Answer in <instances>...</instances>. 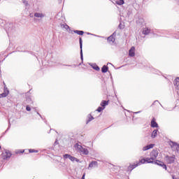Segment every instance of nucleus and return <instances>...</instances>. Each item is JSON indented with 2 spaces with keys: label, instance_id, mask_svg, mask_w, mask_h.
Segmentation results:
<instances>
[{
  "label": "nucleus",
  "instance_id": "obj_1",
  "mask_svg": "<svg viewBox=\"0 0 179 179\" xmlns=\"http://www.w3.org/2000/svg\"><path fill=\"white\" fill-rule=\"evenodd\" d=\"M165 162H166L167 164H173V163L176 162V155H172V156L166 155L165 157Z\"/></svg>",
  "mask_w": 179,
  "mask_h": 179
},
{
  "label": "nucleus",
  "instance_id": "obj_2",
  "mask_svg": "<svg viewBox=\"0 0 179 179\" xmlns=\"http://www.w3.org/2000/svg\"><path fill=\"white\" fill-rule=\"evenodd\" d=\"M79 43H80V59L82 62H83V41L82 40V38H79Z\"/></svg>",
  "mask_w": 179,
  "mask_h": 179
},
{
  "label": "nucleus",
  "instance_id": "obj_3",
  "mask_svg": "<svg viewBox=\"0 0 179 179\" xmlns=\"http://www.w3.org/2000/svg\"><path fill=\"white\" fill-rule=\"evenodd\" d=\"M12 156V153L9 150H6L4 152L2 153V158L3 160H8V159H10Z\"/></svg>",
  "mask_w": 179,
  "mask_h": 179
},
{
  "label": "nucleus",
  "instance_id": "obj_4",
  "mask_svg": "<svg viewBox=\"0 0 179 179\" xmlns=\"http://www.w3.org/2000/svg\"><path fill=\"white\" fill-rule=\"evenodd\" d=\"M64 159H69V160H71V162H79V159H78L76 157H72L71 155L69 154H66L64 155H63Z\"/></svg>",
  "mask_w": 179,
  "mask_h": 179
},
{
  "label": "nucleus",
  "instance_id": "obj_5",
  "mask_svg": "<svg viewBox=\"0 0 179 179\" xmlns=\"http://www.w3.org/2000/svg\"><path fill=\"white\" fill-rule=\"evenodd\" d=\"M150 156L152 159L156 160V159H157V157L159 156V151L156 150H152L150 152Z\"/></svg>",
  "mask_w": 179,
  "mask_h": 179
},
{
  "label": "nucleus",
  "instance_id": "obj_6",
  "mask_svg": "<svg viewBox=\"0 0 179 179\" xmlns=\"http://www.w3.org/2000/svg\"><path fill=\"white\" fill-rule=\"evenodd\" d=\"M155 164H157V166L162 167V169H164V170H167V166L163 162L156 159L155 162Z\"/></svg>",
  "mask_w": 179,
  "mask_h": 179
},
{
  "label": "nucleus",
  "instance_id": "obj_7",
  "mask_svg": "<svg viewBox=\"0 0 179 179\" xmlns=\"http://www.w3.org/2000/svg\"><path fill=\"white\" fill-rule=\"evenodd\" d=\"M114 36H115V32H114L112 35L107 38V41H108V43L115 42V38H114Z\"/></svg>",
  "mask_w": 179,
  "mask_h": 179
},
{
  "label": "nucleus",
  "instance_id": "obj_8",
  "mask_svg": "<svg viewBox=\"0 0 179 179\" xmlns=\"http://www.w3.org/2000/svg\"><path fill=\"white\" fill-rule=\"evenodd\" d=\"M30 92H31V90H30L26 94L27 101V103H33V100L31 99V95H29V93H30Z\"/></svg>",
  "mask_w": 179,
  "mask_h": 179
},
{
  "label": "nucleus",
  "instance_id": "obj_9",
  "mask_svg": "<svg viewBox=\"0 0 179 179\" xmlns=\"http://www.w3.org/2000/svg\"><path fill=\"white\" fill-rule=\"evenodd\" d=\"M151 127L152 128L159 127V124H157V122H156V119L155 117H153L151 120Z\"/></svg>",
  "mask_w": 179,
  "mask_h": 179
},
{
  "label": "nucleus",
  "instance_id": "obj_10",
  "mask_svg": "<svg viewBox=\"0 0 179 179\" xmlns=\"http://www.w3.org/2000/svg\"><path fill=\"white\" fill-rule=\"evenodd\" d=\"M129 57H135V47H131L129 50Z\"/></svg>",
  "mask_w": 179,
  "mask_h": 179
},
{
  "label": "nucleus",
  "instance_id": "obj_11",
  "mask_svg": "<svg viewBox=\"0 0 179 179\" xmlns=\"http://www.w3.org/2000/svg\"><path fill=\"white\" fill-rule=\"evenodd\" d=\"M35 17H40L41 19H43V17H45V14L42 13H34Z\"/></svg>",
  "mask_w": 179,
  "mask_h": 179
},
{
  "label": "nucleus",
  "instance_id": "obj_12",
  "mask_svg": "<svg viewBox=\"0 0 179 179\" xmlns=\"http://www.w3.org/2000/svg\"><path fill=\"white\" fill-rule=\"evenodd\" d=\"M155 144H150L143 148V150L145 152L146 150H149V149H153Z\"/></svg>",
  "mask_w": 179,
  "mask_h": 179
},
{
  "label": "nucleus",
  "instance_id": "obj_13",
  "mask_svg": "<svg viewBox=\"0 0 179 179\" xmlns=\"http://www.w3.org/2000/svg\"><path fill=\"white\" fill-rule=\"evenodd\" d=\"M109 102H110V100H108V101L103 100L101 102L100 106H101V107H103V108H106V106H108Z\"/></svg>",
  "mask_w": 179,
  "mask_h": 179
},
{
  "label": "nucleus",
  "instance_id": "obj_14",
  "mask_svg": "<svg viewBox=\"0 0 179 179\" xmlns=\"http://www.w3.org/2000/svg\"><path fill=\"white\" fill-rule=\"evenodd\" d=\"M96 166H97V162L92 161L90 163L88 169H93V167H96Z\"/></svg>",
  "mask_w": 179,
  "mask_h": 179
},
{
  "label": "nucleus",
  "instance_id": "obj_15",
  "mask_svg": "<svg viewBox=\"0 0 179 179\" xmlns=\"http://www.w3.org/2000/svg\"><path fill=\"white\" fill-rule=\"evenodd\" d=\"M155 159H152V157L145 158V163H151L155 164Z\"/></svg>",
  "mask_w": 179,
  "mask_h": 179
},
{
  "label": "nucleus",
  "instance_id": "obj_16",
  "mask_svg": "<svg viewBox=\"0 0 179 179\" xmlns=\"http://www.w3.org/2000/svg\"><path fill=\"white\" fill-rule=\"evenodd\" d=\"M149 33H150V29L149 28H144L143 29V34H144L145 36H148Z\"/></svg>",
  "mask_w": 179,
  "mask_h": 179
},
{
  "label": "nucleus",
  "instance_id": "obj_17",
  "mask_svg": "<svg viewBox=\"0 0 179 179\" xmlns=\"http://www.w3.org/2000/svg\"><path fill=\"white\" fill-rule=\"evenodd\" d=\"M72 31H73V33H76V34H78V36H83V34H85V31H83L73 30Z\"/></svg>",
  "mask_w": 179,
  "mask_h": 179
},
{
  "label": "nucleus",
  "instance_id": "obj_18",
  "mask_svg": "<svg viewBox=\"0 0 179 179\" xmlns=\"http://www.w3.org/2000/svg\"><path fill=\"white\" fill-rule=\"evenodd\" d=\"M173 85L178 89L179 87V78H176L173 81Z\"/></svg>",
  "mask_w": 179,
  "mask_h": 179
},
{
  "label": "nucleus",
  "instance_id": "obj_19",
  "mask_svg": "<svg viewBox=\"0 0 179 179\" xmlns=\"http://www.w3.org/2000/svg\"><path fill=\"white\" fill-rule=\"evenodd\" d=\"M108 71V66H107L106 65L103 66V67L101 68L102 73H107Z\"/></svg>",
  "mask_w": 179,
  "mask_h": 179
},
{
  "label": "nucleus",
  "instance_id": "obj_20",
  "mask_svg": "<svg viewBox=\"0 0 179 179\" xmlns=\"http://www.w3.org/2000/svg\"><path fill=\"white\" fill-rule=\"evenodd\" d=\"M157 132H159V130L155 129V130L152 131V133L151 138H156V136H157Z\"/></svg>",
  "mask_w": 179,
  "mask_h": 179
},
{
  "label": "nucleus",
  "instance_id": "obj_21",
  "mask_svg": "<svg viewBox=\"0 0 179 179\" xmlns=\"http://www.w3.org/2000/svg\"><path fill=\"white\" fill-rule=\"evenodd\" d=\"M80 152H81L83 155H89V150H87V148H83Z\"/></svg>",
  "mask_w": 179,
  "mask_h": 179
},
{
  "label": "nucleus",
  "instance_id": "obj_22",
  "mask_svg": "<svg viewBox=\"0 0 179 179\" xmlns=\"http://www.w3.org/2000/svg\"><path fill=\"white\" fill-rule=\"evenodd\" d=\"M144 22H145V20H143V18H138L136 20L137 24H140V25L143 24Z\"/></svg>",
  "mask_w": 179,
  "mask_h": 179
},
{
  "label": "nucleus",
  "instance_id": "obj_23",
  "mask_svg": "<svg viewBox=\"0 0 179 179\" xmlns=\"http://www.w3.org/2000/svg\"><path fill=\"white\" fill-rule=\"evenodd\" d=\"M138 166H139L138 164L130 165L128 167V170H131H131H134V169H136V167H138Z\"/></svg>",
  "mask_w": 179,
  "mask_h": 179
},
{
  "label": "nucleus",
  "instance_id": "obj_24",
  "mask_svg": "<svg viewBox=\"0 0 179 179\" xmlns=\"http://www.w3.org/2000/svg\"><path fill=\"white\" fill-rule=\"evenodd\" d=\"M9 28L8 29V31H7V34H9V31H12V30H13V28H11V27H13V23H10L9 24Z\"/></svg>",
  "mask_w": 179,
  "mask_h": 179
},
{
  "label": "nucleus",
  "instance_id": "obj_25",
  "mask_svg": "<svg viewBox=\"0 0 179 179\" xmlns=\"http://www.w3.org/2000/svg\"><path fill=\"white\" fill-rule=\"evenodd\" d=\"M88 120L87 121V124H89L91 121H93V120H94V117H93V116H92V115H88Z\"/></svg>",
  "mask_w": 179,
  "mask_h": 179
},
{
  "label": "nucleus",
  "instance_id": "obj_26",
  "mask_svg": "<svg viewBox=\"0 0 179 179\" xmlns=\"http://www.w3.org/2000/svg\"><path fill=\"white\" fill-rule=\"evenodd\" d=\"M61 27L66 29V30H71V27L68 24H62Z\"/></svg>",
  "mask_w": 179,
  "mask_h": 179
},
{
  "label": "nucleus",
  "instance_id": "obj_27",
  "mask_svg": "<svg viewBox=\"0 0 179 179\" xmlns=\"http://www.w3.org/2000/svg\"><path fill=\"white\" fill-rule=\"evenodd\" d=\"M92 67L93 68V69H94L95 71H100V67H99V66H97L96 64H93L92 66Z\"/></svg>",
  "mask_w": 179,
  "mask_h": 179
},
{
  "label": "nucleus",
  "instance_id": "obj_28",
  "mask_svg": "<svg viewBox=\"0 0 179 179\" xmlns=\"http://www.w3.org/2000/svg\"><path fill=\"white\" fill-rule=\"evenodd\" d=\"M146 163V159H142L140 162L137 163L138 166H141V164H145Z\"/></svg>",
  "mask_w": 179,
  "mask_h": 179
},
{
  "label": "nucleus",
  "instance_id": "obj_29",
  "mask_svg": "<svg viewBox=\"0 0 179 179\" xmlns=\"http://www.w3.org/2000/svg\"><path fill=\"white\" fill-rule=\"evenodd\" d=\"M170 145L173 148L174 146H178V149H179V145H177V143H174L173 141L171 142Z\"/></svg>",
  "mask_w": 179,
  "mask_h": 179
},
{
  "label": "nucleus",
  "instance_id": "obj_30",
  "mask_svg": "<svg viewBox=\"0 0 179 179\" xmlns=\"http://www.w3.org/2000/svg\"><path fill=\"white\" fill-rule=\"evenodd\" d=\"M103 110H104L103 107L99 106L98 108L96 109V111H98V113H101L103 111Z\"/></svg>",
  "mask_w": 179,
  "mask_h": 179
},
{
  "label": "nucleus",
  "instance_id": "obj_31",
  "mask_svg": "<svg viewBox=\"0 0 179 179\" xmlns=\"http://www.w3.org/2000/svg\"><path fill=\"white\" fill-rule=\"evenodd\" d=\"M8 96V93L3 92L2 94H0V99H2V97H6Z\"/></svg>",
  "mask_w": 179,
  "mask_h": 179
},
{
  "label": "nucleus",
  "instance_id": "obj_32",
  "mask_svg": "<svg viewBox=\"0 0 179 179\" xmlns=\"http://www.w3.org/2000/svg\"><path fill=\"white\" fill-rule=\"evenodd\" d=\"M29 153H38V150L34 149H29Z\"/></svg>",
  "mask_w": 179,
  "mask_h": 179
},
{
  "label": "nucleus",
  "instance_id": "obj_33",
  "mask_svg": "<svg viewBox=\"0 0 179 179\" xmlns=\"http://www.w3.org/2000/svg\"><path fill=\"white\" fill-rule=\"evenodd\" d=\"M116 3H117V5H124V0H119V1H117L116 2Z\"/></svg>",
  "mask_w": 179,
  "mask_h": 179
},
{
  "label": "nucleus",
  "instance_id": "obj_34",
  "mask_svg": "<svg viewBox=\"0 0 179 179\" xmlns=\"http://www.w3.org/2000/svg\"><path fill=\"white\" fill-rule=\"evenodd\" d=\"M3 92L7 93V96H8V94H9V90H8V87H6V85L4 86Z\"/></svg>",
  "mask_w": 179,
  "mask_h": 179
},
{
  "label": "nucleus",
  "instance_id": "obj_35",
  "mask_svg": "<svg viewBox=\"0 0 179 179\" xmlns=\"http://www.w3.org/2000/svg\"><path fill=\"white\" fill-rule=\"evenodd\" d=\"M76 148L78 149V150H80V152L82 150V149L83 148V147H82V145H79V144H76Z\"/></svg>",
  "mask_w": 179,
  "mask_h": 179
},
{
  "label": "nucleus",
  "instance_id": "obj_36",
  "mask_svg": "<svg viewBox=\"0 0 179 179\" xmlns=\"http://www.w3.org/2000/svg\"><path fill=\"white\" fill-rule=\"evenodd\" d=\"M35 113H36L37 115H39V117H41L42 120H44V119L43 118V116H41V114H40V113L37 112V109H36V108H35Z\"/></svg>",
  "mask_w": 179,
  "mask_h": 179
},
{
  "label": "nucleus",
  "instance_id": "obj_37",
  "mask_svg": "<svg viewBox=\"0 0 179 179\" xmlns=\"http://www.w3.org/2000/svg\"><path fill=\"white\" fill-rule=\"evenodd\" d=\"M26 110H27V111H31V108H30V106H27Z\"/></svg>",
  "mask_w": 179,
  "mask_h": 179
},
{
  "label": "nucleus",
  "instance_id": "obj_38",
  "mask_svg": "<svg viewBox=\"0 0 179 179\" xmlns=\"http://www.w3.org/2000/svg\"><path fill=\"white\" fill-rule=\"evenodd\" d=\"M66 66H71V68H76V64L73 65H65Z\"/></svg>",
  "mask_w": 179,
  "mask_h": 179
},
{
  "label": "nucleus",
  "instance_id": "obj_39",
  "mask_svg": "<svg viewBox=\"0 0 179 179\" xmlns=\"http://www.w3.org/2000/svg\"><path fill=\"white\" fill-rule=\"evenodd\" d=\"M10 128V123H9L8 128L6 130L5 132H8V131H9Z\"/></svg>",
  "mask_w": 179,
  "mask_h": 179
},
{
  "label": "nucleus",
  "instance_id": "obj_40",
  "mask_svg": "<svg viewBox=\"0 0 179 179\" xmlns=\"http://www.w3.org/2000/svg\"><path fill=\"white\" fill-rule=\"evenodd\" d=\"M155 103H159V101L158 100L155 101L154 103H152V106H155Z\"/></svg>",
  "mask_w": 179,
  "mask_h": 179
},
{
  "label": "nucleus",
  "instance_id": "obj_41",
  "mask_svg": "<svg viewBox=\"0 0 179 179\" xmlns=\"http://www.w3.org/2000/svg\"><path fill=\"white\" fill-rule=\"evenodd\" d=\"M86 176V173H84L81 178V179H85V176Z\"/></svg>",
  "mask_w": 179,
  "mask_h": 179
},
{
  "label": "nucleus",
  "instance_id": "obj_42",
  "mask_svg": "<svg viewBox=\"0 0 179 179\" xmlns=\"http://www.w3.org/2000/svg\"><path fill=\"white\" fill-rule=\"evenodd\" d=\"M24 152V150L23 151H18L17 153H23Z\"/></svg>",
  "mask_w": 179,
  "mask_h": 179
},
{
  "label": "nucleus",
  "instance_id": "obj_43",
  "mask_svg": "<svg viewBox=\"0 0 179 179\" xmlns=\"http://www.w3.org/2000/svg\"><path fill=\"white\" fill-rule=\"evenodd\" d=\"M139 113H141V111L135 112L134 114H139Z\"/></svg>",
  "mask_w": 179,
  "mask_h": 179
},
{
  "label": "nucleus",
  "instance_id": "obj_44",
  "mask_svg": "<svg viewBox=\"0 0 179 179\" xmlns=\"http://www.w3.org/2000/svg\"><path fill=\"white\" fill-rule=\"evenodd\" d=\"M97 37H101L102 38H104V36H97Z\"/></svg>",
  "mask_w": 179,
  "mask_h": 179
},
{
  "label": "nucleus",
  "instance_id": "obj_45",
  "mask_svg": "<svg viewBox=\"0 0 179 179\" xmlns=\"http://www.w3.org/2000/svg\"><path fill=\"white\" fill-rule=\"evenodd\" d=\"M87 34H88V35H90V34H90V33H87Z\"/></svg>",
  "mask_w": 179,
  "mask_h": 179
},
{
  "label": "nucleus",
  "instance_id": "obj_46",
  "mask_svg": "<svg viewBox=\"0 0 179 179\" xmlns=\"http://www.w3.org/2000/svg\"><path fill=\"white\" fill-rule=\"evenodd\" d=\"M159 104H160V106H161L162 107H163V106H162V103H159Z\"/></svg>",
  "mask_w": 179,
  "mask_h": 179
},
{
  "label": "nucleus",
  "instance_id": "obj_47",
  "mask_svg": "<svg viewBox=\"0 0 179 179\" xmlns=\"http://www.w3.org/2000/svg\"><path fill=\"white\" fill-rule=\"evenodd\" d=\"M79 65H82V63H80Z\"/></svg>",
  "mask_w": 179,
  "mask_h": 179
},
{
  "label": "nucleus",
  "instance_id": "obj_48",
  "mask_svg": "<svg viewBox=\"0 0 179 179\" xmlns=\"http://www.w3.org/2000/svg\"><path fill=\"white\" fill-rule=\"evenodd\" d=\"M45 123H47V121H46V120H45Z\"/></svg>",
  "mask_w": 179,
  "mask_h": 179
},
{
  "label": "nucleus",
  "instance_id": "obj_49",
  "mask_svg": "<svg viewBox=\"0 0 179 179\" xmlns=\"http://www.w3.org/2000/svg\"><path fill=\"white\" fill-rule=\"evenodd\" d=\"M26 5H27V3H25Z\"/></svg>",
  "mask_w": 179,
  "mask_h": 179
},
{
  "label": "nucleus",
  "instance_id": "obj_50",
  "mask_svg": "<svg viewBox=\"0 0 179 179\" xmlns=\"http://www.w3.org/2000/svg\"><path fill=\"white\" fill-rule=\"evenodd\" d=\"M55 143H57V141H55Z\"/></svg>",
  "mask_w": 179,
  "mask_h": 179
},
{
  "label": "nucleus",
  "instance_id": "obj_51",
  "mask_svg": "<svg viewBox=\"0 0 179 179\" xmlns=\"http://www.w3.org/2000/svg\"><path fill=\"white\" fill-rule=\"evenodd\" d=\"M108 64H111V63H108Z\"/></svg>",
  "mask_w": 179,
  "mask_h": 179
},
{
  "label": "nucleus",
  "instance_id": "obj_52",
  "mask_svg": "<svg viewBox=\"0 0 179 179\" xmlns=\"http://www.w3.org/2000/svg\"><path fill=\"white\" fill-rule=\"evenodd\" d=\"M0 149H1V145H0Z\"/></svg>",
  "mask_w": 179,
  "mask_h": 179
}]
</instances>
